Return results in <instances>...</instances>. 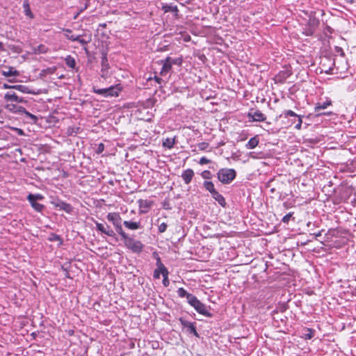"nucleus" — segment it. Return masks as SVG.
Here are the masks:
<instances>
[{
  "label": "nucleus",
  "mask_w": 356,
  "mask_h": 356,
  "mask_svg": "<svg viewBox=\"0 0 356 356\" xmlns=\"http://www.w3.org/2000/svg\"><path fill=\"white\" fill-rule=\"evenodd\" d=\"M177 295L180 298H186L188 303L193 307L197 313L207 317H211L212 314L209 311L207 307L200 302L196 296L188 293L184 288L180 287L177 291Z\"/></svg>",
  "instance_id": "obj_1"
},
{
  "label": "nucleus",
  "mask_w": 356,
  "mask_h": 356,
  "mask_svg": "<svg viewBox=\"0 0 356 356\" xmlns=\"http://www.w3.org/2000/svg\"><path fill=\"white\" fill-rule=\"evenodd\" d=\"M353 188L347 184L341 185L334 189L336 193L335 203L346 202L353 193Z\"/></svg>",
  "instance_id": "obj_2"
},
{
  "label": "nucleus",
  "mask_w": 356,
  "mask_h": 356,
  "mask_svg": "<svg viewBox=\"0 0 356 356\" xmlns=\"http://www.w3.org/2000/svg\"><path fill=\"white\" fill-rule=\"evenodd\" d=\"M122 238L124 240L125 246L131 250L134 253L139 254L144 248V245L141 241L135 240L133 237L129 236L127 233L121 235Z\"/></svg>",
  "instance_id": "obj_3"
},
{
  "label": "nucleus",
  "mask_w": 356,
  "mask_h": 356,
  "mask_svg": "<svg viewBox=\"0 0 356 356\" xmlns=\"http://www.w3.org/2000/svg\"><path fill=\"white\" fill-rule=\"evenodd\" d=\"M236 172L234 169L222 168L218 172V179L225 184L231 183L236 177Z\"/></svg>",
  "instance_id": "obj_4"
},
{
  "label": "nucleus",
  "mask_w": 356,
  "mask_h": 356,
  "mask_svg": "<svg viewBox=\"0 0 356 356\" xmlns=\"http://www.w3.org/2000/svg\"><path fill=\"white\" fill-rule=\"evenodd\" d=\"M122 88L120 85H115L109 88L97 89L93 88V92L96 94L102 95L105 97H118L119 92L121 91Z\"/></svg>",
  "instance_id": "obj_5"
},
{
  "label": "nucleus",
  "mask_w": 356,
  "mask_h": 356,
  "mask_svg": "<svg viewBox=\"0 0 356 356\" xmlns=\"http://www.w3.org/2000/svg\"><path fill=\"white\" fill-rule=\"evenodd\" d=\"M106 218L109 222L113 223L114 227L115 228L116 232L120 236L122 235L124 233H125L124 232V230L122 229V225H121L122 218L118 213H115V212L108 213Z\"/></svg>",
  "instance_id": "obj_6"
},
{
  "label": "nucleus",
  "mask_w": 356,
  "mask_h": 356,
  "mask_svg": "<svg viewBox=\"0 0 356 356\" xmlns=\"http://www.w3.org/2000/svg\"><path fill=\"white\" fill-rule=\"evenodd\" d=\"M43 196L40 194H29L27 197V200L30 202L31 207L38 212H41L44 207L43 204L37 202L38 200H42Z\"/></svg>",
  "instance_id": "obj_7"
},
{
  "label": "nucleus",
  "mask_w": 356,
  "mask_h": 356,
  "mask_svg": "<svg viewBox=\"0 0 356 356\" xmlns=\"http://www.w3.org/2000/svg\"><path fill=\"white\" fill-rule=\"evenodd\" d=\"M95 228L97 231L101 232L102 234H106L111 237H115V232L106 223H101L97 221L95 222Z\"/></svg>",
  "instance_id": "obj_8"
},
{
  "label": "nucleus",
  "mask_w": 356,
  "mask_h": 356,
  "mask_svg": "<svg viewBox=\"0 0 356 356\" xmlns=\"http://www.w3.org/2000/svg\"><path fill=\"white\" fill-rule=\"evenodd\" d=\"M179 321L180 323L181 324V325L184 327H186L187 328V332L189 334H192L194 336H195L196 337H200L198 332L196 330V327H195V322H193V323L189 322V321L185 320L183 318H179Z\"/></svg>",
  "instance_id": "obj_9"
},
{
  "label": "nucleus",
  "mask_w": 356,
  "mask_h": 356,
  "mask_svg": "<svg viewBox=\"0 0 356 356\" xmlns=\"http://www.w3.org/2000/svg\"><path fill=\"white\" fill-rule=\"evenodd\" d=\"M248 117L250 119V122H264L266 120V116L259 110H251L248 113Z\"/></svg>",
  "instance_id": "obj_10"
},
{
  "label": "nucleus",
  "mask_w": 356,
  "mask_h": 356,
  "mask_svg": "<svg viewBox=\"0 0 356 356\" xmlns=\"http://www.w3.org/2000/svg\"><path fill=\"white\" fill-rule=\"evenodd\" d=\"M139 207V213L140 214L148 212L149 209L152 207L153 202L147 200L140 199L138 200Z\"/></svg>",
  "instance_id": "obj_11"
},
{
  "label": "nucleus",
  "mask_w": 356,
  "mask_h": 356,
  "mask_svg": "<svg viewBox=\"0 0 356 356\" xmlns=\"http://www.w3.org/2000/svg\"><path fill=\"white\" fill-rule=\"evenodd\" d=\"M53 204L56 208H58L60 210L65 211L67 213H71L73 211V207L71 204L62 200H58L53 202Z\"/></svg>",
  "instance_id": "obj_12"
},
{
  "label": "nucleus",
  "mask_w": 356,
  "mask_h": 356,
  "mask_svg": "<svg viewBox=\"0 0 356 356\" xmlns=\"http://www.w3.org/2000/svg\"><path fill=\"white\" fill-rule=\"evenodd\" d=\"M159 63H160V64L162 65V68L161 70L160 74L161 76H165L170 72L172 65L169 62V60L167 59V58H165L163 60H160Z\"/></svg>",
  "instance_id": "obj_13"
},
{
  "label": "nucleus",
  "mask_w": 356,
  "mask_h": 356,
  "mask_svg": "<svg viewBox=\"0 0 356 356\" xmlns=\"http://www.w3.org/2000/svg\"><path fill=\"white\" fill-rule=\"evenodd\" d=\"M4 99L7 102H15L17 103H26V100L23 97H18L15 92H7L4 95Z\"/></svg>",
  "instance_id": "obj_14"
},
{
  "label": "nucleus",
  "mask_w": 356,
  "mask_h": 356,
  "mask_svg": "<svg viewBox=\"0 0 356 356\" xmlns=\"http://www.w3.org/2000/svg\"><path fill=\"white\" fill-rule=\"evenodd\" d=\"M4 68V70L1 71V74L5 77L18 76L19 75V71L16 70L13 67L6 66Z\"/></svg>",
  "instance_id": "obj_15"
},
{
  "label": "nucleus",
  "mask_w": 356,
  "mask_h": 356,
  "mask_svg": "<svg viewBox=\"0 0 356 356\" xmlns=\"http://www.w3.org/2000/svg\"><path fill=\"white\" fill-rule=\"evenodd\" d=\"M194 176V172L191 169L184 170L181 174V177L186 184H188Z\"/></svg>",
  "instance_id": "obj_16"
},
{
  "label": "nucleus",
  "mask_w": 356,
  "mask_h": 356,
  "mask_svg": "<svg viewBox=\"0 0 356 356\" xmlns=\"http://www.w3.org/2000/svg\"><path fill=\"white\" fill-rule=\"evenodd\" d=\"M78 39H76L75 41L79 42L82 46H83V48L86 51H87V48L86 47V45L87 44H88L92 38H91V35H78Z\"/></svg>",
  "instance_id": "obj_17"
},
{
  "label": "nucleus",
  "mask_w": 356,
  "mask_h": 356,
  "mask_svg": "<svg viewBox=\"0 0 356 356\" xmlns=\"http://www.w3.org/2000/svg\"><path fill=\"white\" fill-rule=\"evenodd\" d=\"M212 197L218 202V203L222 207H225L227 205L225 199L217 191L211 195Z\"/></svg>",
  "instance_id": "obj_18"
},
{
  "label": "nucleus",
  "mask_w": 356,
  "mask_h": 356,
  "mask_svg": "<svg viewBox=\"0 0 356 356\" xmlns=\"http://www.w3.org/2000/svg\"><path fill=\"white\" fill-rule=\"evenodd\" d=\"M123 225L129 229L131 230H136L140 227V222H131V221H127L124 220L123 222Z\"/></svg>",
  "instance_id": "obj_19"
},
{
  "label": "nucleus",
  "mask_w": 356,
  "mask_h": 356,
  "mask_svg": "<svg viewBox=\"0 0 356 356\" xmlns=\"http://www.w3.org/2000/svg\"><path fill=\"white\" fill-rule=\"evenodd\" d=\"M13 89L17 90L26 94H35V92L30 90L28 86L24 85H13Z\"/></svg>",
  "instance_id": "obj_20"
},
{
  "label": "nucleus",
  "mask_w": 356,
  "mask_h": 356,
  "mask_svg": "<svg viewBox=\"0 0 356 356\" xmlns=\"http://www.w3.org/2000/svg\"><path fill=\"white\" fill-rule=\"evenodd\" d=\"M259 138L258 136H255L251 138L248 143L246 144V147L248 149H253L256 147L259 144Z\"/></svg>",
  "instance_id": "obj_21"
},
{
  "label": "nucleus",
  "mask_w": 356,
  "mask_h": 356,
  "mask_svg": "<svg viewBox=\"0 0 356 356\" xmlns=\"http://www.w3.org/2000/svg\"><path fill=\"white\" fill-rule=\"evenodd\" d=\"M162 8L165 13L171 12L175 13L176 15H177L179 11L177 6L173 4H165L163 6Z\"/></svg>",
  "instance_id": "obj_22"
},
{
  "label": "nucleus",
  "mask_w": 356,
  "mask_h": 356,
  "mask_svg": "<svg viewBox=\"0 0 356 356\" xmlns=\"http://www.w3.org/2000/svg\"><path fill=\"white\" fill-rule=\"evenodd\" d=\"M17 111H19V113H24L26 117L30 118L34 122H35L37 121V120H38V118L35 115H33V114L29 113V111H27L25 109V108H24V107H19V108H17Z\"/></svg>",
  "instance_id": "obj_23"
},
{
  "label": "nucleus",
  "mask_w": 356,
  "mask_h": 356,
  "mask_svg": "<svg viewBox=\"0 0 356 356\" xmlns=\"http://www.w3.org/2000/svg\"><path fill=\"white\" fill-rule=\"evenodd\" d=\"M48 50L49 49L47 47L41 44L33 48V53L35 54H46L48 52Z\"/></svg>",
  "instance_id": "obj_24"
},
{
  "label": "nucleus",
  "mask_w": 356,
  "mask_h": 356,
  "mask_svg": "<svg viewBox=\"0 0 356 356\" xmlns=\"http://www.w3.org/2000/svg\"><path fill=\"white\" fill-rule=\"evenodd\" d=\"M304 330L305 331V333H303V336L302 337L305 339H311L314 336L315 330L312 328L305 327L304 328Z\"/></svg>",
  "instance_id": "obj_25"
},
{
  "label": "nucleus",
  "mask_w": 356,
  "mask_h": 356,
  "mask_svg": "<svg viewBox=\"0 0 356 356\" xmlns=\"http://www.w3.org/2000/svg\"><path fill=\"white\" fill-rule=\"evenodd\" d=\"M175 137L173 138H166L163 140V146L170 149L173 147L175 144Z\"/></svg>",
  "instance_id": "obj_26"
},
{
  "label": "nucleus",
  "mask_w": 356,
  "mask_h": 356,
  "mask_svg": "<svg viewBox=\"0 0 356 356\" xmlns=\"http://www.w3.org/2000/svg\"><path fill=\"white\" fill-rule=\"evenodd\" d=\"M204 186L207 191L210 192L211 195H212L213 193L216 191L214 187V184H213L212 181H205L204 182Z\"/></svg>",
  "instance_id": "obj_27"
},
{
  "label": "nucleus",
  "mask_w": 356,
  "mask_h": 356,
  "mask_svg": "<svg viewBox=\"0 0 356 356\" xmlns=\"http://www.w3.org/2000/svg\"><path fill=\"white\" fill-rule=\"evenodd\" d=\"M330 104H331V101H330V100H327L323 103H317L315 106V111H319L321 109H325Z\"/></svg>",
  "instance_id": "obj_28"
},
{
  "label": "nucleus",
  "mask_w": 356,
  "mask_h": 356,
  "mask_svg": "<svg viewBox=\"0 0 356 356\" xmlns=\"http://www.w3.org/2000/svg\"><path fill=\"white\" fill-rule=\"evenodd\" d=\"M65 64L69 67H71V68H73V69L75 67L76 61H75L74 58L73 57H72L71 56H67L65 58Z\"/></svg>",
  "instance_id": "obj_29"
},
{
  "label": "nucleus",
  "mask_w": 356,
  "mask_h": 356,
  "mask_svg": "<svg viewBox=\"0 0 356 356\" xmlns=\"http://www.w3.org/2000/svg\"><path fill=\"white\" fill-rule=\"evenodd\" d=\"M64 31L67 39L72 41H75L76 39H78V35L72 34V31L70 29H65Z\"/></svg>",
  "instance_id": "obj_30"
},
{
  "label": "nucleus",
  "mask_w": 356,
  "mask_h": 356,
  "mask_svg": "<svg viewBox=\"0 0 356 356\" xmlns=\"http://www.w3.org/2000/svg\"><path fill=\"white\" fill-rule=\"evenodd\" d=\"M166 58L169 60V62L171 63L172 65H175L180 66L182 64L183 60L181 58H172L170 56H168Z\"/></svg>",
  "instance_id": "obj_31"
},
{
  "label": "nucleus",
  "mask_w": 356,
  "mask_h": 356,
  "mask_svg": "<svg viewBox=\"0 0 356 356\" xmlns=\"http://www.w3.org/2000/svg\"><path fill=\"white\" fill-rule=\"evenodd\" d=\"M154 255H156V266L160 268V270H168L167 268L163 265V264L161 262V258L158 255L156 252L154 253Z\"/></svg>",
  "instance_id": "obj_32"
},
{
  "label": "nucleus",
  "mask_w": 356,
  "mask_h": 356,
  "mask_svg": "<svg viewBox=\"0 0 356 356\" xmlns=\"http://www.w3.org/2000/svg\"><path fill=\"white\" fill-rule=\"evenodd\" d=\"M347 165L348 166L350 170L354 171L356 169V157H355L353 159L348 160L347 162Z\"/></svg>",
  "instance_id": "obj_33"
},
{
  "label": "nucleus",
  "mask_w": 356,
  "mask_h": 356,
  "mask_svg": "<svg viewBox=\"0 0 356 356\" xmlns=\"http://www.w3.org/2000/svg\"><path fill=\"white\" fill-rule=\"evenodd\" d=\"M168 274H169V272L168 270H164V273H163V284L164 285V286L167 287L169 286L170 284V281H169V279H168Z\"/></svg>",
  "instance_id": "obj_34"
},
{
  "label": "nucleus",
  "mask_w": 356,
  "mask_h": 356,
  "mask_svg": "<svg viewBox=\"0 0 356 356\" xmlns=\"http://www.w3.org/2000/svg\"><path fill=\"white\" fill-rule=\"evenodd\" d=\"M23 6L24 8L25 15L32 18L33 14L31 13L29 3L27 2H25Z\"/></svg>",
  "instance_id": "obj_35"
},
{
  "label": "nucleus",
  "mask_w": 356,
  "mask_h": 356,
  "mask_svg": "<svg viewBox=\"0 0 356 356\" xmlns=\"http://www.w3.org/2000/svg\"><path fill=\"white\" fill-rule=\"evenodd\" d=\"M163 273H164V271L163 270H160V268L157 267L154 271V274H153L154 278L159 279L161 275H162V276H163Z\"/></svg>",
  "instance_id": "obj_36"
},
{
  "label": "nucleus",
  "mask_w": 356,
  "mask_h": 356,
  "mask_svg": "<svg viewBox=\"0 0 356 356\" xmlns=\"http://www.w3.org/2000/svg\"><path fill=\"white\" fill-rule=\"evenodd\" d=\"M102 70H106L108 68V59L106 55H103L102 58Z\"/></svg>",
  "instance_id": "obj_37"
},
{
  "label": "nucleus",
  "mask_w": 356,
  "mask_h": 356,
  "mask_svg": "<svg viewBox=\"0 0 356 356\" xmlns=\"http://www.w3.org/2000/svg\"><path fill=\"white\" fill-rule=\"evenodd\" d=\"M19 106H16L15 104H8L6 106V108H7L8 110L12 111V112H15V113H17L19 111H17V108H19Z\"/></svg>",
  "instance_id": "obj_38"
},
{
  "label": "nucleus",
  "mask_w": 356,
  "mask_h": 356,
  "mask_svg": "<svg viewBox=\"0 0 356 356\" xmlns=\"http://www.w3.org/2000/svg\"><path fill=\"white\" fill-rule=\"evenodd\" d=\"M283 115L285 118H287L289 116L291 117H298L299 115H297L295 112H293L291 110H286L283 112Z\"/></svg>",
  "instance_id": "obj_39"
},
{
  "label": "nucleus",
  "mask_w": 356,
  "mask_h": 356,
  "mask_svg": "<svg viewBox=\"0 0 356 356\" xmlns=\"http://www.w3.org/2000/svg\"><path fill=\"white\" fill-rule=\"evenodd\" d=\"M293 214V212H290L289 213H287L286 215H285L282 219V222L285 223V224H288L291 218L292 217Z\"/></svg>",
  "instance_id": "obj_40"
},
{
  "label": "nucleus",
  "mask_w": 356,
  "mask_h": 356,
  "mask_svg": "<svg viewBox=\"0 0 356 356\" xmlns=\"http://www.w3.org/2000/svg\"><path fill=\"white\" fill-rule=\"evenodd\" d=\"M167 227H168V225L165 222H162L159 226V232L160 233H163V232H165L166 231Z\"/></svg>",
  "instance_id": "obj_41"
},
{
  "label": "nucleus",
  "mask_w": 356,
  "mask_h": 356,
  "mask_svg": "<svg viewBox=\"0 0 356 356\" xmlns=\"http://www.w3.org/2000/svg\"><path fill=\"white\" fill-rule=\"evenodd\" d=\"M104 144H103V143H99V144L98 145L97 148V149H96V150H95V152H96V154H99L102 153V152L104 151Z\"/></svg>",
  "instance_id": "obj_42"
},
{
  "label": "nucleus",
  "mask_w": 356,
  "mask_h": 356,
  "mask_svg": "<svg viewBox=\"0 0 356 356\" xmlns=\"http://www.w3.org/2000/svg\"><path fill=\"white\" fill-rule=\"evenodd\" d=\"M298 118V122L297 124L295 126V128L296 129L300 130L302 127V116L299 115Z\"/></svg>",
  "instance_id": "obj_43"
},
{
  "label": "nucleus",
  "mask_w": 356,
  "mask_h": 356,
  "mask_svg": "<svg viewBox=\"0 0 356 356\" xmlns=\"http://www.w3.org/2000/svg\"><path fill=\"white\" fill-rule=\"evenodd\" d=\"M210 172L209 170H204L202 173V175L204 178L205 179H209V176H210Z\"/></svg>",
  "instance_id": "obj_44"
},
{
  "label": "nucleus",
  "mask_w": 356,
  "mask_h": 356,
  "mask_svg": "<svg viewBox=\"0 0 356 356\" xmlns=\"http://www.w3.org/2000/svg\"><path fill=\"white\" fill-rule=\"evenodd\" d=\"M210 161L209 159H207L206 157H202L200 161V164H206V163H209Z\"/></svg>",
  "instance_id": "obj_45"
},
{
  "label": "nucleus",
  "mask_w": 356,
  "mask_h": 356,
  "mask_svg": "<svg viewBox=\"0 0 356 356\" xmlns=\"http://www.w3.org/2000/svg\"><path fill=\"white\" fill-rule=\"evenodd\" d=\"M209 146L208 143H202L199 145V147L201 149H204L206 148H207Z\"/></svg>",
  "instance_id": "obj_46"
},
{
  "label": "nucleus",
  "mask_w": 356,
  "mask_h": 356,
  "mask_svg": "<svg viewBox=\"0 0 356 356\" xmlns=\"http://www.w3.org/2000/svg\"><path fill=\"white\" fill-rule=\"evenodd\" d=\"M3 89H13V85H8L7 83H4L3 85Z\"/></svg>",
  "instance_id": "obj_47"
},
{
  "label": "nucleus",
  "mask_w": 356,
  "mask_h": 356,
  "mask_svg": "<svg viewBox=\"0 0 356 356\" xmlns=\"http://www.w3.org/2000/svg\"><path fill=\"white\" fill-rule=\"evenodd\" d=\"M154 80H155V81H156V82L157 83H159V84H161V82L163 81L162 79H161V78H160V77H159V76H154Z\"/></svg>",
  "instance_id": "obj_48"
},
{
  "label": "nucleus",
  "mask_w": 356,
  "mask_h": 356,
  "mask_svg": "<svg viewBox=\"0 0 356 356\" xmlns=\"http://www.w3.org/2000/svg\"><path fill=\"white\" fill-rule=\"evenodd\" d=\"M163 208H164L165 209H170L171 208L170 207V204H169V202H165L163 203Z\"/></svg>",
  "instance_id": "obj_49"
},
{
  "label": "nucleus",
  "mask_w": 356,
  "mask_h": 356,
  "mask_svg": "<svg viewBox=\"0 0 356 356\" xmlns=\"http://www.w3.org/2000/svg\"><path fill=\"white\" fill-rule=\"evenodd\" d=\"M22 162H25L26 161V158L25 157H22L21 160H20Z\"/></svg>",
  "instance_id": "obj_50"
},
{
  "label": "nucleus",
  "mask_w": 356,
  "mask_h": 356,
  "mask_svg": "<svg viewBox=\"0 0 356 356\" xmlns=\"http://www.w3.org/2000/svg\"><path fill=\"white\" fill-rule=\"evenodd\" d=\"M3 44L2 43L0 42V51L3 49Z\"/></svg>",
  "instance_id": "obj_51"
},
{
  "label": "nucleus",
  "mask_w": 356,
  "mask_h": 356,
  "mask_svg": "<svg viewBox=\"0 0 356 356\" xmlns=\"http://www.w3.org/2000/svg\"><path fill=\"white\" fill-rule=\"evenodd\" d=\"M284 207H286V208H288V206H287V203L286 202H284Z\"/></svg>",
  "instance_id": "obj_52"
},
{
  "label": "nucleus",
  "mask_w": 356,
  "mask_h": 356,
  "mask_svg": "<svg viewBox=\"0 0 356 356\" xmlns=\"http://www.w3.org/2000/svg\"><path fill=\"white\" fill-rule=\"evenodd\" d=\"M321 235V232H318V234H316V236H319Z\"/></svg>",
  "instance_id": "obj_53"
},
{
  "label": "nucleus",
  "mask_w": 356,
  "mask_h": 356,
  "mask_svg": "<svg viewBox=\"0 0 356 356\" xmlns=\"http://www.w3.org/2000/svg\"><path fill=\"white\" fill-rule=\"evenodd\" d=\"M56 238H59V236L57 235H55Z\"/></svg>",
  "instance_id": "obj_54"
},
{
  "label": "nucleus",
  "mask_w": 356,
  "mask_h": 356,
  "mask_svg": "<svg viewBox=\"0 0 356 356\" xmlns=\"http://www.w3.org/2000/svg\"><path fill=\"white\" fill-rule=\"evenodd\" d=\"M1 112H2V110H1V109H0V114L1 113Z\"/></svg>",
  "instance_id": "obj_55"
}]
</instances>
